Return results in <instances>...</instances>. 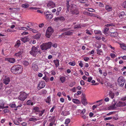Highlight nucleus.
Returning a JSON list of instances; mask_svg holds the SVG:
<instances>
[{"label":"nucleus","instance_id":"f257e3e1","mask_svg":"<svg viewBox=\"0 0 126 126\" xmlns=\"http://www.w3.org/2000/svg\"><path fill=\"white\" fill-rule=\"evenodd\" d=\"M11 71L12 73L15 74H20L23 71L22 66L19 65H15L11 68Z\"/></svg>","mask_w":126,"mask_h":126},{"label":"nucleus","instance_id":"f03ea898","mask_svg":"<svg viewBox=\"0 0 126 126\" xmlns=\"http://www.w3.org/2000/svg\"><path fill=\"white\" fill-rule=\"evenodd\" d=\"M52 44L51 42L43 43L41 45L40 47L42 50H46L51 47Z\"/></svg>","mask_w":126,"mask_h":126},{"label":"nucleus","instance_id":"7ed1b4c3","mask_svg":"<svg viewBox=\"0 0 126 126\" xmlns=\"http://www.w3.org/2000/svg\"><path fill=\"white\" fill-rule=\"evenodd\" d=\"M70 12L72 15H77L79 13L78 10L76 9V6L75 4H73L71 6L70 8Z\"/></svg>","mask_w":126,"mask_h":126},{"label":"nucleus","instance_id":"20e7f679","mask_svg":"<svg viewBox=\"0 0 126 126\" xmlns=\"http://www.w3.org/2000/svg\"><path fill=\"white\" fill-rule=\"evenodd\" d=\"M28 94H27L24 92H21L18 97L19 100L21 101H24L27 98Z\"/></svg>","mask_w":126,"mask_h":126},{"label":"nucleus","instance_id":"39448f33","mask_svg":"<svg viewBox=\"0 0 126 126\" xmlns=\"http://www.w3.org/2000/svg\"><path fill=\"white\" fill-rule=\"evenodd\" d=\"M125 82V80L122 76L120 77L117 80V84L120 86L123 87Z\"/></svg>","mask_w":126,"mask_h":126},{"label":"nucleus","instance_id":"423d86ee","mask_svg":"<svg viewBox=\"0 0 126 126\" xmlns=\"http://www.w3.org/2000/svg\"><path fill=\"white\" fill-rule=\"evenodd\" d=\"M38 53V49L37 47L33 46L30 52V53L34 57H36Z\"/></svg>","mask_w":126,"mask_h":126},{"label":"nucleus","instance_id":"0eeeda50","mask_svg":"<svg viewBox=\"0 0 126 126\" xmlns=\"http://www.w3.org/2000/svg\"><path fill=\"white\" fill-rule=\"evenodd\" d=\"M53 32V29L51 27H48L46 32V37L48 38H49Z\"/></svg>","mask_w":126,"mask_h":126},{"label":"nucleus","instance_id":"6e6552de","mask_svg":"<svg viewBox=\"0 0 126 126\" xmlns=\"http://www.w3.org/2000/svg\"><path fill=\"white\" fill-rule=\"evenodd\" d=\"M81 95V101L82 104L84 105H86L87 103L86 98L85 94H84L82 93Z\"/></svg>","mask_w":126,"mask_h":126},{"label":"nucleus","instance_id":"1a4fd4ad","mask_svg":"<svg viewBox=\"0 0 126 126\" xmlns=\"http://www.w3.org/2000/svg\"><path fill=\"white\" fill-rule=\"evenodd\" d=\"M46 18L47 19H50L52 18L53 17V15L51 13L47 11L45 12L44 13Z\"/></svg>","mask_w":126,"mask_h":126},{"label":"nucleus","instance_id":"9d476101","mask_svg":"<svg viewBox=\"0 0 126 126\" xmlns=\"http://www.w3.org/2000/svg\"><path fill=\"white\" fill-rule=\"evenodd\" d=\"M45 83L44 81H40L38 86V89H40L44 87L45 86Z\"/></svg>","mask_w":126,"mask_h":126},{"label":"nucleus","instance_id":"9b49d317","mask_svg":"<svg viewBox=\"0 0 126 126\" xmlns=\"http://www.w3.org/2000/svg\"><path fill=\"white\" fill-rule=\"evenodd\" d=\"M126 105V103L124 102H119L116 105L117 107H121L125 106Z\"/></svg>","mask_w":126,"mask_h":126},{"label":"nucleus","instance_id":"f8f14e48","mask_svg":"<svg viewBox=\"0 0 126 126\" xmlns=\"http://www.w3.org/2000/svg\"><path fill=\"white\" fill-rule=\"evenodd\" d=\"M47 6L49 8H54L55 6V4L52 1H50L47 4Z\"/></svg>","mask_w":126,"mask_h":126},{"label":"nucleus","instance_id":"ddd939ff","mask_svg":"<svg viewBox=\"0 0 126 126\" xmlns=\"http://www.w3.org/2000/svg\"><path fill=\"white\" fill-rule=\"evenodd\" d=\"M32 68L35 71L38 70V68L37 65L35 63H33L32 64Z\"/></svg>","mask_w":126,"mask_h":126},{"label":"nucleus","instance_id":"4468645a","mask_svg":"<svg viewBox=\"0 0 126 126\" xmlns=\"http://www.w3.org/2000/svg\"><path fill=\"white\" fill-rule=\"evenodd\" d=\"M5 60L12 63H14L15 62V60L14 58H5Z\"/></svg>","mask_w":126,"mask_h":126},{"label":"nucleus","instance_id":"2eb2a0df","mask_svg":"<svg viewBox=\"0 0 126 126\" xmlns=\"http://www.w3.org/2000/svg\"><path fill=\"white\" fill-rule=\"evenodd\" d=\"M71 31H69L66 32H65L64 33H63L62 35L65 36V35H67V36H69L72 35V34L73 33L71 32Z\"/></svg>","mask_w":126,"mask_h":126},{"label":"nucleus","instance_id":"dca6fc26","mask_svg":"<svg viewBox=\"0 0 126 126\" xmlns=\"http://www.w3.org/2000/svg\"><path fill=\"white\" fill-rule=\"evenodd\" d=\"M3 83L6 85L8 84L9 82L10 81V78L9 77H7L6 78L3 80Z\"/></svg>","mask_w":126,"mask_h":126},{"label":"nucleus","instance_id":"f3484780","mask_svg":"<svg viewBox=\"0 0 126 126\" xmlns=\"http://www.w3.org/2000/svg\"><path fill=\"white\" fill-rule=\"evenodd\" d=\"M116 103L115 101L113 104L109 107V109L110 110H111L116 108L115 105H116Z\"/></svg>","mask_w":126,"mask_h":126},{"label":"nucleus","instance_id":"a211bd4d","mask_svg":"<svg viewBox=\"0 0 126 126\" xmlns=\"http://www.w3.org/2000/svg\"><path fill=\"white\" fill-rule=\"evenodd\" d=\"M23 53V51H19L18 52L16 53L15 54V55L17 57H21V54Z\"/></svg>","mask_w":126,"mask_h":126},{"label":"nucleus","instance_id":"6ab92c4d","mask_svg":"<svg viewBox=\"0 0 126 126\" xmlns=\"http://www.w3.org/2000/svg\"><path fill=\"white\" fill-rule=\"evenodd\" d=\"M29 39L27 37H25L22 38L21 40L24 43L26 42L29 41Z\"/></svg>","mask_w":126,"mask_h":126},{"label":"nucleus","instance_id":"aec40b11","mask_svg":"<svg viewBox=\"0 0 126 126\" xmlns=\"http://www.w3.org/2000/svg\"><path fill=\"white\" fill-rule=\"evenodd\" d=\"M45 100L47 103L48 104H50L51 100L50 96L48 97L47 98L45 99Z\"/></svg>","mask_w":126,"mask_h":126},{"label":"nucleus","instance_id":"412c9836","mask_svg":"<svg viewBox=\"0 0 126 126\" xmlns=\"http://www.w3.org/2000/svg\"><path fill=\"white\" fill-rule=\"evenodd\" d=\"M125 16L126 14L124 12H122L119 14V17L120 18H123Z\"/></svg>","mask_w":126,"mask_h":126},{"label":"nucleus","instance_id":"4be33fe9","mask_svg":"<svg viewBox=\"0 0 126 126\" xmlns=\"http://www.w3.org/2000/svg\"><path fill=\"white\" fill-rule=\"evenodd\" d=\"M41 36V34L40 33H38L34 36V38L36 39H38L40 38Z\"/></svg>","mask_w":126,"mask_h":126},{"label":"nucleus","instance_id":"5701e85b","mask_svg":"<svg viewBox=\"0 0 126 126\" xmlns=\"http://www.w3.org/2000/svg\"><path fill=\"white\" fill-rule=\"evenodd\" d=\"M109 96L112 99L114 98V93H113L111 91H110L109 93Z\"/></svg>","mask_w":126,"mask_h":126},{"label":"nucleus","instance_id":"b1692460","mask_svg":"<svg viewBox=\"0 0 126 126\" xmlns=\"http://www.w3.org/2000/svg\"><path fill=\"white\" fill-rule=\"evenodd\" d=\"M39 120V119L38 118H30L29 119V121H36L37 120Z\"/></svg>","mask_w":126,"mask_h":126},{"label":"nucleus","instance_id":"393cba45","mask_svg":"<svg viewBox=\"0 0 126 126\" xmlns=\"http://www.w3.org/2000/svg\"><path fill=\"white\" fill-rule=\"evenodd\" d=\"M72 100L73 102L75 103L79 104L80 103V102L78 99H73Z\"/></svg>","mask_w":126,"mask_h":126},{"label":"nucleus","instance_id":"a878e982","mask_svg":"<svg viewBox=\"0 0 126 126\" xmlns=\"http://www.w3.org/2000/svg\"><path fill=\"white\" fill-rule=\"evenodd\" d=\"M53 62L55 63L56 67H58L59 65V62L58 60H54Z\"/></svg>","mask_w":126,"mask_h":126},{"label":"nucleus","instance_id":"bb28decb","mask_svg":"<svg viewBox=\"0 0 126 126\" xmlns=\"http://www.w3.org/2000/svg\"><path fill=\"white\" fill-rule=\"evenodd\" d=\"M60 79L61 82L63 83L65 81L66 78L62 76L60 78Z\"/></svg>","mask_w":126,"mask_h":126},{"label":"nucleus","instance_id":"cd10ccee","mask_svg":"<svg viewBox=\"0 0 126 126\" xmlns=\"http://www.w3.org/2000/svg\"><path fill=\"white\" fill-rule=\"evenodd\" d=\"M118 34V33L117 32H114L111 33L110 35L111 36L115 37L117 36Z\"/></svg>","mask_w":126,"mask_h":126},{"label":"nucleus","instance_id":"c85d7f7f","mask_svg":"<svg viewBox=\"0 0 126 126\" xmlns=\"http://www.w3.org/2000/svg\"><path fill=\"white\" fill-rule=\"evenodd\" d=\"M94 32L95 34H100L101 35L102 34L101 32L99 30H94Z\"/></svg>","mask_w":126,"mask_h":126},{"label":"nucleus","instance_id":"c756f323","mask_svg":"<svg viewBox=\"0 0 126 126\" xmlns=\"http://www.w3.org/2000/svg\"><path fill=\"white\" fill-rule=\"evenodd\" d=\"M87 14L89 16H92L97 17V16L96 15L93 14L92 13H90L89 12H87Z\"/></svg>","mask_w":126,"mask_h":126},{"label":"nucleus","instance_id":"7c9ffc66","mask_svg":"<svg viewBox=\"0 0 126 126\" xmlns=\"http://www.w3.org/2000/svg\"><path fill=\"white\" fill-rule=\"evenodd\" d=\"M20 44V41L19 40H18L15 45V46L16 47H18L19 46Z\"/></svg>","mask_w":126,"mask_h":126},{"label":"nucleus","instance_id":"2f4dec72","mask_svg":"<svg viewBox=\"0 0 126 126\" xmlns=\"http://www.w3.org/2000/svg\"><path fill=\"white\" fill-rule=\"evenodd\" d=\"M21 6L23 8H27L29 6V4L25 3V4H22Z\"/></svg>","mask_w":126,"mask_h":126},{"label":"nucleus","instance_id":"473e14b6","mask_svg":"<svg viewBox=\"0 0 126 126\" xmlns=\"http://www.w3.org/2000/svg\"><path fill=\"white\" fill-rule=\"evenodd\" d=\"M22 63L23 65L25 66H28L29 64V62L28 61H23L22 62Z\"/></svg>","mask_w":126,"mask_h":126},{"label":"nucleus","instance_id":"72a5a7b5","mask_svg":"<svg viewBox=\"0 0 126 126\" xmlns=\"http://www.w3.org/2000/svg\"><path fill=\"white\" fill-rule=\"evenodd\" d=\"M113 118V119H115V117H106L104 118V120H110Z\"/></svg>","mask_w":126,"mask_h":126},{"label":"nucleus","instance_id":"f704fd0d","mask_svg":"<svg viewBox=\"0 0 126 126\" xmlns=\"http://www.w3.org/2000/svg\"><path fill=\"white\" fill-rule=\"evenodd\" d=\"M70 0H67L66 2V6H67V10L69 11V2Z\"/></svg>","mask_w":126,"mask_h":126},{"label":"nucleus","instance_id":"c9c22d12","mask_svg":"<svg viewBox=\"0 0 126 126\" xmlns=\"http://www.w3.org/2000/svg\"><path fill=\"white\" fill-rule=\"evenodd\" d=\"M28 30L30 31H32V32L34 33H37L38 32L37 31V30H33L32 29L30 28H29V29H28Z\"/></svg>","mask_w":126,"mask_h":126},{"label":"nucleus","instance_id":"e433bc0d","mask_svg":"<svg viewBox=\"0 0 126 126\" xmlns=\"http://www.w3.org/2000/svg\"><path fill=\"white\" fill-rule=\"evenodd\" d=\"M43 78L46 82L48 81L49 80V78L47 77L46 76H45V77H43Z\"/></svg>","mask_w":126,"mask_h":126},{"label":"nucleus","instance_id":"4c0bfd02","mask_svg":"<svg viewBox=\"0 0 126 126\" xmlns=\"http://www.w3.org/2000/svg\"><path fill=\"white\" fill-rule=\"evenodd\" d=\"M19 10V9L18 8H13L12 9V11L14 12H16L18 11Z\"/></svg>","mask_w":126,"mask_h":126},{"label":"nucleus","instance_id":"58836bf2","mask_svg":"<svg viewBox=\"0 0 126 126\" xmlns=\"http://www.w3.org/2000/svg\"><path fill=\"white\" fill-rule=\"evenodd\" d=\"M70 119H66L65 122V123L66 124H68L70 122Z\"/></svg>","mask_w":126,"mask_h":126},{"label":"nucleus","instance_id":"ea45409f","mask_svg":"<svg viewBox=\"0 0 126 126\" xmlns=\"http://www.w3.org/2000/svg\"><path fill=\"white\" fill-rule=\"evenodd\" d=\"M69 64L72 66H74L75 64V63L74 62H70L68 63Z\"/></svg>","mask_w":126,"mask_h":126},{"label":"nucleus","instance_id":"a19ab883","mask_svg":"<svg viewBox=\"0 0 126 126\" xmlns=\"http://www.w3.org/2000/svg\"><path fill=\"white\" fill-rule=\"evenodd\" d=\"M109 29L108 28H105L104 29V33L105 34H106L105 33L107 32L109 30Z\"/></svg>","mask_w":126,"mask_h":126},{"label":"nucleus","instance_id":"79ce46f5","mask_svg":"<svg viewBox=\"0 0 126 126\" xmlns=\"http://www.w3.org/2000/svg\"><path fill=\"white\" fill-rule=\"evenodd\" d=\"M33 110L35 111L38 112H39V108L38 107H35L33 108Z\"/></svg>","mask_w":126,"mask_h":126},{"label":"nucleus","instance_id":"37998d69","mask_svg":"<svg viewBox=\"0 0 126 126\" xmlns=\"http://www.w3.org/2000/svg\"><path fill=\"white\" fill-rule=\"evenodd\" d=\"M86 110L85 109H84L81 112L80 114L82 115H83L84 114Z\"/></svg>","mask_w":126,"mask_h":126},{"label":"nucleus","instance_id":"c03bdc74","mask_svg":"<svg viewBox=\"0 0 126 126\" xmlns=\"http://www.w3.org/2000/svg\"><path fill=\"white\" fill-rule=\"evenodd\" d=\"M96 51L97 52V53L99 54H100V53L102 52V51L101 49H96Z\"/></svg>","mask_w":126,"mask_h":126},{"label":"nucleus","instance_id":"a18cd8bd","mask_svg":"<svg viewBox=\"0 0 126 126\" xmlns=\"http://www.w3.org/2000/svg\"><path fill=\"white\" fill-rule=\"evenodd\" d=\"M79 1L80 3H86L87 1V0H79Z\"/></svg>","mask_w":126,"mask_h":126},{"label":"nucleus","instance_id":"49530a36","mask_svg":"<svg viewBox=\"0 0 126 126\" xmlns=\"http://www.w3.org/2000/svg\"><path fill=\"white\" fill-rule=\"evenodd\" d=\"M13 122L15 125H19V123L17 121L14 120L13 121Z\"/></svg>","mask_w":126,"mask_h":126},{"label":"nucleus","instance_id":"de8ad7c7","mask_svg":"<svg viewBox=\"0 0 126 126\" xmlns=\"http://www.w3.org/2000/svg\"><path fill=\"white\" fill-rule=\"evenodd\" d=\"M81 28V27L80 26V25H76L74 26V28L75 29H76L77 28Z\"/></svg>","mask_w":126,"mask_h":126},{"label":"nucleus","instance_id":"09e8293b","mask_svg":"<svg viewBox=\"0 0 126 126\" xmlns=\"http://www.w3.org/2000/svg\"><path fill=\"white\" fill-rule=\"evenodd\" d=\"M38 8H36V7H31L29 8V9L30 10H36L38 9Z\"/></svg>","mask_w":126,"mask_h":126},{"label":"nucleus","instance_id":"8fccbe9b","mask_svg":"<svg viewBox=\"0 0 126 126\" xmlns=\"http://www.w3.org/2000/svg\"><path fill=\"white\" fill-rule=\"evenodd\" d=\"M10 107L11 108H14L16 107V105L15 104H12L10 105Z\"/></svg>","mask_w":126,"mask_h":126},{"label":"nucleus","instance_id":"3c124183","mask_svg":"<svg viewBox=\"0 0 126 126\" xmlns=\"http://www.w3.org/2000/svg\"><path fill=\"white\" fill-rule=\"evenodd\" d=\"M88 10L90 12H93L95 11V10L91 8L88 9Z\"/></svg>","mask_w":126,"mask_h":126},{"label":"nucleus","instance_id":"603ef678","mask_svg":"<svg viewBox=\"0 0 126 126\" xmlns=\"http://www.w3.org/2000/svg\"><path fill=\"white\" fill-rule=\"evenodd\" d=\"M110 55L111 57L112 58H114L116 57L115 55L113 53H111Z\"/></svg>","mask_w":126,"mask_h":126},{"label":"nucleus","instance_id":"864d4df0","mask_svg":"<svg viewBox=\"0 0 126 126\" xmlns=\"http://www.w3.org/2000/svg\"><path fill=\"white\" fill-rule=\"evenodd\" d=\"M69 29H70L69 28H64L62 30H61V31L63 32L64 31H67Z\"/></svg>","mask_w":126,"mask_h":126},{"label":"nucleus","instance_id":"5fc2aeb1","mask_svg":"<svg viewBox=\"0 0 126 126\" xmlns=\"http://www.w3.org/2000/svg\"><path fill=\"white\" fill-rule=\"evenodd\" d=\"M121 47L122 48L124 49H126V46H125L124 45H121Z\"/></svg>","mask_w":126,"mask_h":126},{"label":"nucleus","instance_id":"6e6d98bb","mask_svg":"<svg viewBox=\"0 0 126 126\" xmlns=\"http://www.w3.org/2000/svg\"><path fill=\"white\" fill-rule=\"evenodd\" d=\"M92 79V77H90L88 78V81L89 82H90L91 81Z\"/></svg>","mask_w":126,"mask_h":126},{"label":"nucleus","instance_id":"4d7b16f0","mask_svg":"<svg viewBox=\"0 0 126 126\" xmlns=\"http://www.w3.org/2000/svg\"><path fill=\"white\" fill-rule=\"evenodd\" d=\"M4 105V103H2L1 104V105H0V109H4V108H3V106Z\"/></svg>","mask_w":126,"mask_h":126},{"label":"nucleus","instance_id":"13d9d810","mask_svg":"<svg viewBox=\"0 0 126 126\" xmlns=\"http://www.w3.org/2000/svg\"><path fill=\"white\" fill-rule=\"evenodd\" d=\"M36 43V41L34 40H33L31 41V43H32L33 44H35Z\"/></svg>","mask_w":126,"mask_h":126},{"label":"nucleus","instance_id":"bf43d9fd","mask_svg":"<svg viewBox=\"0 0 126 126\" xmlns=\"http://www.w3.org/2000/svg\"><path fill=\"white\" fill-rule=\"evenodd\" d=\"M44 24L43 23H42L39 25V26L40 28H42L44 27Z\"/></svg>","mask_w":126,"mask_h":126},{"label":"nucleus","instance_id":"052dcab7","mask_svg":"<svg viewBox=\"0 0 126 126\" xmlns=\"http://www.w3.org/2000/svg\"><path fill=\"white\" fill-rule=\"evenodd\" d=\"M111 8V7L109 5H107L105 7V8L106 10L108 9H109V8Z\"/></svg>","mask_w":126,"mask_h":126},{"label":"nucleus","instance_id":"680f3d73","mask_svg":"<svg viewBox=\"0 0 126 126\" xmlns=\"http://www.w3.org/2000/svg\"><path fill=\"white\" fill-rule=\"evenodd\" d=\"M95 39L99 41L101 40V38L99 37L96 36L95 37Z\"/></svg>","mask_w":126,"mask_h":126},{"label":"nucleus","instance_id":"e2e57ef3","mask_svg":"<svg viewBox=\"0 0 126 126\" xmlns=\"http://www.w3.org/2000/svg\"><path fill=\"white\" fill-rule=\"evenodd\" d=\"M86 33H87V34H88L89 35H91L92 34V33L90 32V31L88 30H86Z\"/></svg>","mask_w":126,"mask_h":126},{"label":"nucleus","instance_id":"0e129e2a","mask_svg":"<svg viewBox=\"0 0 126 126\" xmlns=\"http://www.w3.org/2000/svg\"><path fill=\"white\" fill-rule=\"evenodd\" d=\"M99 6L100 7H102L104 6V4L103 3H101V2H99Z\"/></svg>","mask_w":126,"mask_h":126},{"label":"nucleus","instance_id":"69168bd1","mask_svg":"<svg viewBox=\"0 0 126 126\" xmlns=\"http://www.w3.org/2000/svg\"><path fill=\"white\" fill-rule=\"evenodd\" d=\"M54 118V117L53 116L49 120V121H50V122H52Z\"/></svg>","mask_w":126,"mask_h":126},{"label":"nucleus","instance_id":"338daca9","mask_svg":"<svg viewBox=\"0 0 126 126\" xmlns=\"http://www.w3.org/2000/svg\"><path fill=\"white\" fill-rule=\"evenodd\" d=\"M80 83L81 85H84V81L83 80H81L80 81Z\"/></svg>","mask_w":126,"mask_h":126},{"label":"nucleus","instance_id":"774afa93","mask_svg":"<svg viewBox=\"0 0 126 126\" xmlns=\"http://www.w3.org/2000/svg\"><path fill=\"white\" fill-rule=\"evenodd\" d=\"M123 5L124 8H126V1L123 3Z\"/></svg>","mask_w":126,"mask_h":126}]
</instances>
